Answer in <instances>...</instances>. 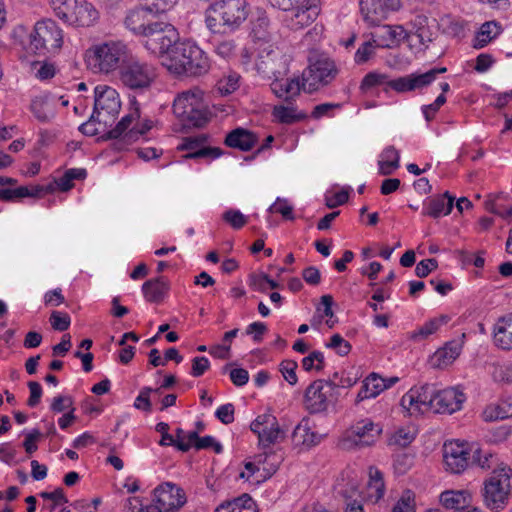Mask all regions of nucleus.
<instances>
[{
    "label": "nucleus",
    "mask_w": 512,
    "mask_h": 512,
    "mask_svg": "<svg viewBox=\"0 0 512 512\" xmlns=\"http://www.w3.org/2000/svg\"><path fill=\"white\" fill-rule=\"evenodd\" d=\"M248 17L246 0H217L205 11V25L214 35L234 32Z\"/></svg>",
    "instance_id": "1"
},
{
    "label": "nucleus",
    "mask_w": 512,
    "mask_h": 512,
    "mask_svg": "<svg viewBox=\"0 0 512 512\" xmlns=\"http://www.w3.org/2000/svg\"><path fill=\"white\" fill-rule=\"evenodd\" d=\"M173 112L185 126L189 127H202L209 120L203 93L198 88L179 93L173 102Z\"/></svg>",
    "instance_id": "2"
},
{
    "label": "nucleus",
    "mask_w": 512,
    "mask_h": 512,
    "mask_svg": "<svg viewBox=\"0 0 512 512\" xmlns=\"http://www.w3.org/2000/svg\"><path fill=\"white\" fill-rule=\"evenodd\" d=\"M274 8L286 13L285 25L299 31L312 24L320 14V0H267Z\"/></svg>",
    "instance_id": "3"
},
{
    "label": "nucleus",
    "mask_w": 512,
    "mask_h": 512,
    "mask_svg": "<svg viewBox=\"0 0 512 512\" xmlns=\"http://www.w3.org/2000/svg\"><path fill=\"white\" fill-rule=\"evenodd\" d=\"M130 53L128 46L122 41H104L88 50V62L94 70L108 74L119 70Z\"/></svg>",
    "instance_id": "4"
},
{
    "label": "nucleus",
    "mask_w": 512,
    "mask_h": 512,
    "mask_svg": "<svg viewBox=\"0 0 512 512\" xmlns=\"http://www.w3.org/2000/svg\"><path fill=\"white\" fill-rule=\"evenodd\" d=\"M170 60L178 73L191 76L205 74L210 67L205 52L190 41L178 42L171 50Z\"/></svg>",
    "instance_id": "5"
},
{
    "label": "nucleus",
    "mask_w": 512,
    "mask_h": 512,
    "mask_svg": "<svg viewBox=\"0 0 512 512\" xmlns=\"http://www.w3.org/2000/svg\"><path fill=\"white\" fill-rule=\"evenodd\" d=\"M157 77L156 68L151 63L130 53L120 66L118 79L120 83L133 91L148 89Z\"/></svg>",
    "instance_id": "6"
},
{
    "label": "nucleus",
    "mask_w": 512,
    "mask_h": 512,
    "mask_svg": "<svg viewBox=\"0 0 512 512\" xmlns=\"http://www.w3.org/2000/svg\"><path fill=\"white\" fill-rule=\"evenodd\" d=\"M485 505L491 510L503 509L512 495V470L501 466L492 471L482 490Z\"/></svg>",
    "instance_id": "7"
},
{
    "label": "nucleus",
    "mask_w": 512,
    "mask_h": 512,
    "mask_svg": "<svg viewBox=\"0 0 512 512\" xmlns=\"http://www.w3.org/2000/svg\"><path fill=\"white\" fill-rule=\"evenodd\" d=\"M63 44V33L53 20L38 21L30 34L29 51L43 57L56 54Z\"/></svg>",
    "instance_id": "8"
},
{
    "label": "nucleus",
    "mask_w": 512,
    "mask_h": 512,
    "mask_svg": "<svg viewBox=\"0 0 512 512\" xmlns=\"http://www.w3.org/2000/svg\"><path fill=\"white\" fill-rule=\"evenodd\" d=\"M290 61V56L280 48L268 45L260 50L255 69L261 78L273 81L288 75Z\"/></svg>",
    "instance_id": "9"
},
{
    "label": "nucleus",
    "mask_w": 512,
    "mask_h": 512,
    "mask_svg": "<svg viewBox=\"0 0 512 512\" xmlns=\"http://www.w3.org/2000/svg\"><path fill=\"white\" fill-rule=\"evenodd\" d=\"M143 45L151 53L162 55L170 52L178 44V32L175 27L167 22L154 21L144 33Z\"/></svg>",
    "instance_id": "10"
},
{
    "label": "nucleus",
    "mask_w": 512,
    "mask_h": 512,
    "mask_svg": "<svg viewBox=\"0 0 512 512\" xmlns=\"http://www.w3.org/2000/svg\"><path fill=\"white\" fill-rule=\"evenodd\" d=\"M382 433V426L371 419H361L353 424L340 439L339 445L344 450L373 445Z\"/></svg>",
    "instance_id": "11"
},
{
    "label": "nucleus",
    "mask_w": 512,
    "mask_h": 512,
    "mask_svg": "<svg viewBox=\"0 0 512 512\" xmlns=\"http://www.w3.org/2000/svg\"><path fill=\"white\" fill-rule=\"evenodd\" d=\"M337 376L338 374L335 373L333 379L315 380L307 387L304 395V404L311 414L326 411L329 404L337 400V386L335 382Z\"/></svg>",
    "instance_id": "12"
},
{
    "label": "nucleus",
    "mask_w": 512,
    "mask_h": 512,
    "mask_svg": "<svg viewBox=\"0 0 512 512\" xmlns=\"http://www.w3.org/2000/svg\"><path fill=\"white\" fill-rule=\"evenodd\" d=\"M339 73V69L330 58H320L311 63L302 74L303 90L313 93L322 87L329 85L334 81Z\"/></svg>",
    "instance_id": "13"
},
{
    "label": "nucleus",
    "mask_w": 512,
    "mask_h": 512,
    "mask_svg": "<svg viewBox=\"0 0 512 512\" xmlns=\"http://www.w3.org/2000/svg\"><path fill=\"white\" fill-rule=\"evenodd\" d=\"M94 94V114L97 115L98 122L107 126L120 112L119 93L108 85H97Z\"/></svg>",
    "instance_id": "14"
},
{
    "label": "nucleus",
    "mask_w": 512,
    "mask_h": 512,
    "mask_svg": "<svg viewBox=\"0 0 512 512\" xmlns=\"http://www.w3.org/2000/svg\"><path fill=\"white\" fill-rule=\"evenodd\" d=\"M435 391L436 388L429 384L412 388L401 398V406L410 415L433 411Z\"/></svg>",
    "instance_id": "15"
},
{
    "label": "nucleus",
    "mask_w": 512,
    "mask_h": 512,
    "mask_svg": "<svg viewBox=\"0 0 512 512\" xmlns=\"http://www.w3.org/2000/svg\"><path fill=\"white\" fill-rule=\"evenodd\" d=\"M158 512H175L186 502L185 494L181 488L166 482L154 489V498Z\"/></svg>",
    "instance_id": "16"
},
{
    "label": "nucleus",
    "mask_w": 512,
    "mask_h": 512,
    "mask_svg": "<svg viewBox=\"0 0 512 512\" xmlns=\"http://www.w3.org/2000/svg\"><path fill=\"white\" fill-rule=\"evenodd\" d=\"M473 449H468L464 443L457 441L446 442L443 446V459L446 470L453 474L463 472L471 464Z\"/></svg>",
    "instance_id": "17"
},
{
    "label": "nucleus",
    "mask_w": 512,
    "mask_h": 512,
    "mask_svg": "<svg viewBox=\"0 0 512 512\" xmlns=\"http://www.w3.org/2000/svg\"><path fill=\"white\" fill-rule=\"evenodd\" d=\"M401 7L399 0H361L360 11L364 20L371 26L379 24L387 19L391 12Z\"/></svg>",
    "instance_id": "18"
},
{
    "label": "nucleus",
    "mask_w": 512,
    "mask_h": 512,
    "mask_svg": "<svg viewBox=\"0 0 512 512\" xmlns=\"http://www.w3.org/2000/svg\"><path fill=\"white\" fill-rule=\"evenodd\" d=\"M251 431L258 436L259 445L269 447L283 437L278 421L272 414L259 415L250 425Z\"/></svg>",
    "instance_id": "19"
},
{
    "label": "nucleus",
    "mask_w": 512,
    "mask_h": 512,
    "mask_svg": "<svg viewBox=\"0 0 512 512\" xmlns=\"http://www.w3.org/2000/svg\"><path fill=\"white\" fill-rule=\"evenodd\" d=\"M444 72H446V68L441 67L431 69L423 74H409L387 81V88H391L398 93L421 89L430 85L436 79L438 74Z\"/></svg>",
    "instance_id": "20"
},
{
    "label": "nucleus",
    "mask_w": 512,
    "mask_h": 512,
    "mask_svg": "<svg viewBox=\"0 0 512 512\" xmlns=\"http://www.w3.org/2000/svg\"><path fill=\"white\" fill-rule=\"evenodd\" d=\"M464 400V394L455 388L436 390L433 412L452 414L461 409Z\"/></svg>",
    "instance_id": "21"
},
{
    "label": "nucleus",
    "mask_w": 512,
    "mask_h": 512,
    "mask_svg": "<svg viewBox=\"0 0 512 512\" xmlns=\"http://www.w3.org/2000/svg\"><path fill=\"white\" fill-rule=\"evenodd\" d=\"M407 31L400 25H382L372 33L374 42L381 48H392L398 46L401 41L408 37Z\"/></svg>",
    "instance_id": "22"
},
{
    "label": "nucleus",
    "mask_w": 512,
    "mask_h": 512,
    "mask_svg": "<svg viewBox=\"0 0 512 512\" xmlns=\"http://www.w3.org/2000/svg\"><path fill=\"white\" fill-rule=\"evenodd\" d=\"M153 8L142 6L131 10L125 18V26L134 34L143 36L154 21L150 19Z\"/></svg>",
    "instance_id": "23"
},
{
    "label": "nucleus",
    "mask_w": 512,
    "mask_h": 512,
    "mask_svg": "<svg viewBox=\"0 0 512 512\" xmlns=\"http://www.w3.org/2000/svg\"><path fill=\"white\" fill-rule=\"evenodd\" d=\"M454 205V197L449 192L427 198L423 203L422 214L437 219L450 214Z\"/></svg>",
    "instance_id": "24"
},
{
    "label": "nucleus",
    "mask_w": 512,
    "mask_h": 512,
    "mask_svg": "<svg viewBox=\"0 0 512 512\" xmlns=\"http://www.w3.org/2000/svg\"><path fill=\"white\" fill-rule=\"evenodd\" d=\"M292 441L295 446L309 449L322 441V435L312 430L308 418H303L292 433Z\"/></svg>",
    "instance_id": "25"
},
{
    "label": "nucleus",
    "mask_w": 512,
    "mask_h": 512,
    "mask_svg": "<svg viewBox=\"0 0 512 512\" xmlns=\"http://www.w3.org/2000/svg\"><path fill=\"white\" fill-rule=\"evenodd\" d=\"M270 87L278 98L288 103H292L303 89L302 82L300 83L299 78L288 79L286 77L273 80Z\"/></svg>",
    "instance_id": "26"
},
{
    "label": "nucleus",
    "mask_w": 512,
    "mask_h": 512,
    "mask_svg": "<svg viewBox=\"0 0 512 512\" xmlns=\"http://www.w3.org/2000/svg\"><path fill=\"white\" fill-rule=\"evenodd\" d=\"M258 137L253 132L238 127L230 131L224 140L226 146L240 151H250L257 143Z\"/></svg>",
    "instance_id": "27"
},
{
    "label": "nucleus",
    "mask_w": 512,
    "mask_h": 512,
    "mask_svg": "<svg viewBox=\"0 0 512 512\" xmlns=\"http://www.w3.org/2000/svg\"><path fill=\"white\" fill-rule=\"evenodd\" d=\"M205 138H186L181 145L182 150L189 151L185 158L196 159V158H211L215 159L222 155V150L218 147H201Z\"/></svg>",
    "instance_id": "28"
},
{
    "label": "nucleus",
    "mask_w": 512,
    "mask_h": 512,
    "mask_svg": "<svg viewBox=\"0 0 512 512\" xmlns=\"http://www.w3.org/2000/svg\"><path fill=\"white\" fill-rule=\"evenodd\" d=\"M495 346L502 350L512 349V313L501 317L493 329Z\"/></svg>",
    "instance_id": "29"
},
{
    "label": "nucleus",
    "mask_w": 512,
    "mask_h": 512,
    "mask_svg": "<svg viewBox=\"0 0 512 512\" xmlns=\"http://www.w3.org/2000/svg\"><path fill=\"white\" fill-rule=\"evenodd\" d=\"M99 19V12L92 3L87 0H77L76 14L73 21V26L77 27H90L93 26Z\"/></svg>",
    "instance_id": "30"
},
{
    "label": "nucleus",
    "mask_w": 512,
    "mask_h": 512,
    "mask_svg": "<svg viewBox=\"0 0 512 512\" xmlns=\"http://www.w3.org/2000/svg\"><path fill=\"white\" fill-rule=\"evenodd\" d=\"M387 388H389V384H386V379H383L376 373H372L363 381V385L357 395L356 402H361L368 398H374Z\"/></svg>",
    "instance_id": "31"
},
{
    "label": "nucleus",
    "mask_w": 512,
    "mask_h": 512,
    "mask_svg": "<svg viewBox=\"0 0 512 512\" xmlns=\"http://www.w3.org/2000/svg\"><path fill=\"white\" fill-rule=\"evenodd\" d=\"M168 290L169 284L162 276L150 279L146 281L142 286L145 299L151 303L161 302Z\"/></svg>",
    "instance_id": "32"
},
{
    "label": "nucleus",
    "mask_w": 512,
    "mask_h": 512,
    "mask_svg": "<svg viewBox=\"0 0 512 512\" xmlns=\"http://www.w3.org/2000/svg\"><path fill=\"white\" fill-rule=\"evenodd\" d=\"M30 110L34 117L42 123L50 122L55 117V107L47 96H37L32 99Z\"/></svg>",
    "instance_id": "33"
},
{
    "label": "nucleus",
    "mask_w": 512,
    "mask_h": 512,
    "mask_svg": "<svg viewBox=\"0 0 512 512\" xmlns=\"http://www.w3.org/2000/svg\"><path fill=\"white\" fill-rule=\"evenodd\" d=\"M460 346L454 343L445 345L442 349L437 350L431 357V365L437 368H444L450 365L459 355Z\"/></svg>",
    "instance_id": "34"
},
{
    "label": "nucleus",
    "mask_w": 512,
    "mask_h": 512,
    "mask_svg": "<svg viewBox=\"0 0 512 512\" xmlns=\"http://www.w3.org/2000/svg\"><path fill=\"white\" fill-rule=\"evenodd\" d=\"M440 502L445 508L458 511L471 503V494L467 491H445L440 495Z\"/></svg>",
    "instance_id": "35"
},
{
    "label": "nucleus",
    "mask_w": 512,
    "mask_h": 512,
    "mask_svg": "<svg viewBox=\"0 0 512 512\" xmlns=\"http://www.w3.org/2000/svg\"><path fill=\"white\" fill-rule=\"evenodd\" d=\"M215 512H257L254 500L248 494H243L233 501L222 503Z\"/></svg>",
    "instance_id": "36"
},
{
    "label": "nucleus",
    "mask_w": 512,
    "mask_h": 512,
    "mask_svg": "<svg viewBox=\"0 0 512 512\" xmlns=\"http://www.w3.org/2000/svg\"><path fill=\"white\" fill-rule=\"evenodd\" d=\"M471 464H475L482 469H496L501 466H505L503 463L499 464V459L496 454L489 450H483L476 447L472 451Z\"/></svg>",
    "instance_id": "37"
},
{
    "label": "nucleus",
    "mask_w": 512,
    "mask_h": 512,
    "mask_svg": "<svg viewBox=\"0 0 512 512\" xmlns=\"http://www.w3.org/2000/svg\"><path fill=\"white\" fill-rule=\"evenodd\" d=\"M42 191L40 187L32 189L26 186L0 187V199L6 202H14L25 197H35Z\"/></svg>",
    "instance_id": "38"
},
{
    "label": "nucleus",
    "mask_w": 512,
    "mask_h": 512,
    "mask_svg": "<svg viewBox=\"0 0 512 512\" xmlns=\"http://www.w3.org/2000/svg\"><path fill=\"white\" fill-rule=\"evenodd\" d=\"M399 152L393 146L386 147L378 162L379 173L382 175H390L399 167Z\"/></svg>",
    "instance_id": "39"
},
{
    "label": "nucleus",
    "mask_w": 512,
    "mask_h": 512,
    "mask_svg": "<svg viewBox=\"0 0 512 512\" xmlns=\"http://www.w3.org/2000/svg\"><path fill=\"white\" fill-rule=\"evenodd\" d=\"M55 15L72 25L76 14L77 0H50Z\"/></svg>",
    "instance_id": "40"
},
{
    "label": "nucleus",
    "mask_w": 512,
    "mask_h": 512,
    "mask_svg": "<svg viewBox=\"0 0 512 512\" xmlns=\"http://www.w3.org/2000/svg\"><path fill=\"white\" fill-rule=\"evenodd\" d=\"M484 418L488 421L506 419L512 416V396L502 399L497 405L484 410Z\"/></svg>",
    "instance_id": "41"
},
{
    "label": "nucleus",
    "mask_w": 512,
    "mask_h": 512,
    "mask_svg": "<svg viewBox=\"0 0 512 512\" xmlns=\"http://www.w3.org/2000/svg\"><path fill=\"white\" fill-rule=\"evenodd\" d=\"M39 496L44 500L42 510L47 512H55L58 507H62L68 503V499L62 488H56L52 492H41Z\"/></svg>",
    "instance_id": "42"
},
{
    "label": "nucleus",
    "mask_w": 512,
    "mask_h": 512,
    "mask_svg": "<svg viewBox=\"0 0 512 512\" xmlns=\"http://www.w3.org/2000/svg\"><path fill=\"white\" fill-rule=\"evenodd\" d=\"M273 115L283 124H292L306 118V114L298 113L295 107L284 105L275 106Z\"/></svg>",
    "instance_id": "43"
},
{
    "label": "nucleus",
    "mask_w": 512,
    "mask_h": 512,
    "mask_svg": "<svg viewBox=\"0 0 512 512\" xmlns=\"http://www.w3.org/2000/svg\"><path fill=\"white\" fill-rule=\"evenodd\" d=\"M138 118L139 110L138 108H135L132 112L124 116L115 128L107 132V138L118 139L122 137L124 139H128V137H125V134L128 132L127 130L132 125V123Z\"/></svg>",
    "instance_id": "44"
},
{
    "label": "nucleus",
    "mask_w": 512,
    "mask_h": 512,
    "mask_svg": "<svg viewBox=\"0 0 512 512\" xmlns=\"http://www.w3.org/2000/svg\"><path fill=\"white\" fill-rule=\"evenodd\" d=\"M448 321H449V317L447 315H441L437 318H433V319L427 321L417 331L413 332L411 335V339H413V340L425 339L428 336L435 333L441 325L446 324Z\"/></svg>",
    "instance_id": "45"
},
{
    "label": "nucleus",
    "mask_w": 512,
    "mask_h": 512,
    "mask_svg": "<svg viewBox=\"0 0 512 512\" xmlns=\"http://www.w3.org/2000/svg\"><path fill=\"white\" fill-rule=\"evenodd\" d=\"M499 26L496 22L490 21L482 24L479 33L475 39V48H483L488 44L494 37L499 34Z\"/></svg>",
    "instance_id": "46"
},
{
    "label": "nucleus",
    "mask_w": 512,
    "mask_h": 512,
    "mask_svg": "<svg viewBox=\"0 0 512 512\" xmlns=\"http://www.w3.org/2000/svg\"><path fill=\"white\" fill-rule=\"evenodd\" d=\"M415 438L414 432L409 428H399L390 435L387 440L388 446L399 448L407 447Z\"/></svg>",
    "instance_id": "47"
},
{
    "label": "nucleus",
    "mask_w": 512,
    "mask_h": 512,
    "mask_svg": "<svg viewBox=\"0 0 512 512\" xmlns=\"http://www.w3.org/2000/svg\"><path fill=\"white\" fill-rule=\"evenodd\" d=\"M214 52L223 59H230L235 56L237 44L233 38H223L213 41Z\"/></svg>",
    "instance_id": "48"
},
{
    "label": "nucleus",
    "mask_w": 512,
    "mask_h": 512,
    "mask_svg": "<svg viewBox=\"0 0 512 512\" xmlns=\"http://www.w3.org/2000/svg\"><path fill=\"white\" fill-rule=\"evenodd\" d=\"M31 71L34 74V76L39 80L51 79L56 73L54 64L48 63L46 61L32 62Z\"/></svg>",
    "instance_id": "49"
},
{
    "label": "nucleus",
    "mask_w": 512,
    "mask_h": 512,
    "mask_svg": "<svg viewBox=\"0 0 512 512\" xmlns=\"http://www.w3.org/2000/svg\"><path fill=\"white\" fill-rule=\"evenodd\" d=\"M240 478L245 479L251 483H261L271 476L270 474H264L260 468L252 462L245 464V470L240 473Z\"/></svg>",
    "instance_id": "50"
},
{
    "label": "nucleus",
    "mask_w": 512,
    "mask_h": 512,
    "mask_svg": "<svg viewBox=\"0 0 512 512\" xmlns=\"http://www.w3.org/2000/svg\"><path fill=\"white\" fill-rule=\"evenodd\" d=\"M345 499V512H364L362 497L356 488H352L350 494L342 492Z\"/></svg>",
    "instance_id": "51"
},
{
    "label": "nucleus",
    "mask_w": 512,
    "mask_h": 512,
    "mask_svg": "<svg viewBox=\"0 0 512 512\" xmlns=\"http://www.w3.org/2000/svg\"><path fill=\"white\" fill-rule=\"evenodd\" d=\"M369 483L368 487L370 490H374V497L380 499L384 495V480L383 474L377 469L371 467L369 470Z\"/></svg>",
    "instance_id": "52"
},
{
    "label": "nucleus",
    "mask_w": 512,
    "mask_h": 512,
    "mask_svg": "<svg viewBox=\"0 0 512 512\" xmlns=\"http://www.w3.org/2000/svg\"><path fill=\"white\" fill-rule=\"evenodd\" d=\"M222 219L236 230L241 229L248 222V217L236 209L226 210L222 215Z\"/></svg>",
    "instance_id": "53"
},
{
    "label": "nucleus",
    "mask_w": 512,
    "mask_h": 512,
    "mask_svg": "<svg viewBox=\"0 0 512 512\" xmlns=\"http://www.w3.org/2000/svg\"><path fill=\"white\" fill-rule=\"evenodd\" d=\"M270 20L265 12H259L257 18L253 21L252 32L258 39H266Z\"/></svg>",
    "instance_id": "54"
},
{
    "label": "nucleus",
    "mask_w": 512,
    "mask_h": 512,
    "mask_svg": "<svg viewBox=\"0 0 512 512\" xmlns=\"http://www.w3.org/2000/svg\"><path fill=\"white\" fill-rule=\"evenodd\" d=\"M239 75L229 74L217 82V89L222 95L233 93L239 87Z\"/></svg>",
    "instance_id": "55"
},
{
    "label": "nucleus",
    "mask_w": 512,
    "mask_h": 512,
    "mask_svg": "<svg viewBox=\"0 0 512 512\" xmlns=\"http://www.w3.org/2000/svg\"><path fill=\"white\" fill-rule=\"evenodd\" d=\"M378 47L374 38L372 40L364 42L355 53V62L357 64H363L367 62L375 53V48Z\"/></svg>",
    "instance_id": "56"
},
{
    "label": "nucleus",
    "mask_w": 512,
    "mask_h": 512,
    "mask_svg": "<svg viewBox=\"0 0 512 512\" xmlns=\"http://www.w3.org/2000/svg\"><path fill=\"white\" fill-rule=\"evenodd\" d=\"M302 366L306 371L315 369L321 371L324 368V355L320 351H313L308 356L303 358Z\"/></svg>",
    "instance_id": "57"
},
{
    "label": "nucleus",
    "mask_w": 512,
    "mask_h": 512,
    "mask_svg": "<svg viewBox=\"0 0 512 512\" xmlns=\"http://www.w3.org/2000/svg\"><path fill=\"white\" fill-rule=\"evenodd\" d=\"M269 212L279 213L284 219L293 220V206L286 200L277 198V200L269 207Z\"/></svg>",
    "instance_id": "58"
},
{
    "label": "nucleus",
    "mask_w": 512,
    "mask_h": 512,
    "mask_svg": "<svg viewBox=\"0 0 512 512\" xmlns=\"http://www.w3.org/2000/svg\"><path fill=\"white\" fill-rule=\"evenodd\" d=\"M387 81V76L385 74L370 72L363 78L360 85V89L363 91H367L379 85L387 86Z\"/></svg>",
    "instance_id": "59"
},
{
    "label": "nucleus",
    "mask_w": 512,
    "mask_h": 512,
    "mask_svg": "<svg viewBox=\"0 0 512 512\" xmlns=\"http://www.w3.org/2000/svg\"><path fill=\"white\" fill-rule=\"evenodd\" d=\"M326 347L334 349L340 356H346L351 351V344L340 334H334Z\"/></svg>",
    "instance_id": "60"
},
{
    "label": "nucleus",
    "mask_w": 512,
    "mask_h": 512,
    "mask_svg": "<svg viewBox=\"0 0 512 512\" xmlns=\"http://www.w3.org/2000/svg\"><path fill=\"white\" fill-rule=\"evenodd\" d=\"M392 512H415L414 494L411 491L404 492Z\"/></svg>",
    "instance_id": "61"
},
{
    "label": "nucleus",
    "mask_w": 512,
    "mask_h": 512,
    "mask_svg": "<svg viewBox=\"0 0 512 512\" xmlns=\"http://www.w3.org/2000/svg\"><path fill=\"white\" fill-rule=\"evenodd\" d=\"M152 391L153 388L151 387H143L140 390L139 395L136 397L133 406L138 410L150 412L152 409V404L150 401V394Z\"/></svg>",
    "instance_id": "62"
},
{
    "label": "nucleus",
    "mask_w": 512,
    "mask_h": 512,
    "mask_svg": "<svg viewBox=\"0 0 512 512\" xmlns=\"http://www.w3.org/2000/svg\"><path fill=\"white\" fill-rule=\"evenodd\" d=\"M50 323L54 330L65 331L69 328L71 319L67 313L53 311L50 315Z\"/></svg>",
    "instance_id": "63"
},
{
    "label": "nucleus",
    "mask_w": 512,
    "mask_h": 512,
    "mask_svg": "<svg viewBox=\"0 0 512 512\" xmlns=\"http://www.w3.org/2000/svg\"><path fill=\"white\" fill-rule=\"evenodd\" d=\"M298 365L297 362L292 360L282 361L280 364V372L282 373L284 379L290 384L295 385L297 383V375L296 369Z\"/></svg>",
    "instance_id": "64"
}]
</instances>
